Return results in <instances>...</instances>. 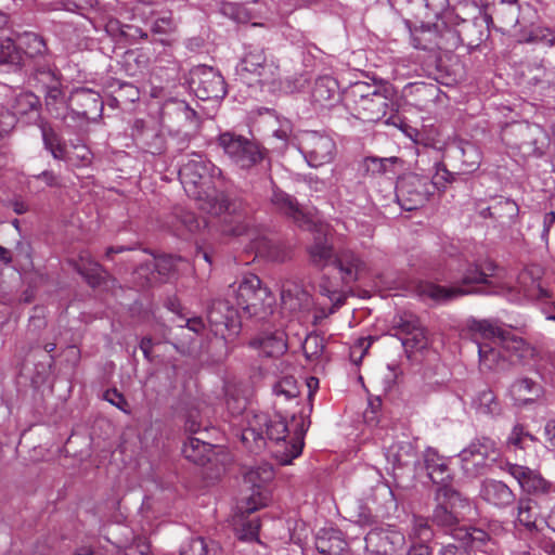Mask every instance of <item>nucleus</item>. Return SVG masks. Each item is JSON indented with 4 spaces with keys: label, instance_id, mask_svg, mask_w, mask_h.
<instances>
[{
    "label": "nucleus",
    "instance_id": "nucleus-64",
    "mask_svg": "<svg viewBox=\"0 0 555 555\" xmlns=\"http://www.w3.org/2000/svg\"><path fill=\"white\" fill-rule=\"evenodd\" d=\"M404 555H430V550L424 543H416L406 550Z\"/></svg>",
    "mask_w": 555,
    "mask_h": 555
},
{
    "label": "nucleus",
    "instance_id": "nucleus-1",
    "mask_svg": "<svg viewBox=\"0 0 555 555\" xmlns=\"http://www.w3.org/2000/svg\"><path fill=\"white\" fill-rule=\"evenodd\" d=\"M275 309V297L251 273L231 284L225 299L214 300L208 309V323L215 336L227 339L240 333L242 318L267 320Z\"/></svg>",
    "mask_w": 555,
    "mask_h": 555
},
{
    "label": "nucleus",
    "instance_id": "nucleus-36",
    "mask_svg": "<svg viewBox=\"0 0 555 555\" xmlns=\"http://www.w3.org/2000/svg\"><path fill=\"white\" fill-rule=\"evenodd\" d=\"M76 270L86 278L91 286H96L103 279L102 267L93 261L89 255H80L79 261L75 264Z\"/></svg>",
    "mask_w": 555,
    "mask_h": 555
},
{
    "label": "nucleus",
    "instance_id": "nucleus-57",
    "mask_svg": "<svg viewBox=\"0 0 555 555\" xmlns=\"http://www.w3.org/2000/svg\"><path fill=\"white\" fill-rule=\"evenodd\" d=\"M452 178V173L442 165H436V175L435 181L433 182L437 188L443 185V183L450 182Z\"/></svg>",
    "mask_w": 555,
    "mask_h": 555
},
{
    "label": "nucleus",
    "instance_id": "nucleus-30",
    "mask_svg": "<svg viewBox=\"0 0 555 555\" xmlns=\"http://www.w3.org/2000/svg\"><path fill=\"white\" fill-rule=\"evenodd\" d=\"M443 37L438 34V25H422L411 30V42L415 49L433 50L443 49Z\"/></svg>",
    "mask_w": 555,
    "mask_h": 555
},
{
    "label": "nucleus",
    "instance_id": "nucleus-24",
    "mask_svg": "<svg viewBox=\"0 0 555 555\" xmlns=\"http://www.w3.org/2000/svg\"><path fill=\"white\" fill-rule=\"evenodd\" d=\"M479 495L483 501L496 507L508 506L515 501V494L509 487L495 479L483 480Z\"/></svg>",
    "mask_w": 555,
    "mask_h": 555
},
{
    "label": "nucleus",
    "instance_id": "nucleus-7",
    "mask_svg": "<svg viewBox=\"0 0 555 555\" xmlns=\"http://www.w3.org/2000/svg\"><path fill=\"white\" fill-rule=\"evenodd\" d=\"M470 331L477 345L480 367L494 372L507 370L506 356L501 347V326L489 320H479L472 322Z\"/></svg>",
    "mask_w": 555,
    "mask_h": 555
},
{
    "label": "nucleus",
    "instance_id": "nucleus-34",
    "mask_svg": "<svg viewBox=\"0 0 555 555\" xmlns=\"http://www.w3.org/2000/svg\"><path fill=\"white\" fill-rule=\"evenodd\" d=\"M309 255L311 262L319 268H325L330 264L335 266V258L337 257L326 234L323 238L320 236L314 238L313 244L309 248Z\"/></svg>",
    "mask_w": 555,
    "mask_h": 555
},
{
    "label": "nucleus",
    "instance_id": "nucleus-18",
    "mask_svg": "<svg viewBox=\"0 0 555 555\" xmlns=\"http://www.w3.org/2000/svg\"><path fill=\"white\" fill-rule=\"evenodd\" d=\"M393 336L400 339L406 352L426 347L427 338L420 319L413 313H401L393 319Z\"/></svg>",
    "mask_w": 555,
    "mask_h": 555
},
{
    "label": "nucleus",
    "instance_id": "nucleus-32",
    "mask_svg": "<svg viewBox=\"0 0 555 555\" xmlns=\"http://www.w3.org/2000/svg\"><path fill=\"white\" fill-rule=\"evenodd\" d=\"M363 266V262L350 250H343L335 258V267L346 283L358 280Z\"/></svg>",
    "mask_w": 555,
    "mask_h": 555
},
{
    "label": "nucleus",
    "instance_id": "nucleus-23",
    "mask_svg": "<svg viewBox=\"0 0 555 555\" xmlns=\"http://www.w3.org/2000/svg\"><path fill=\"white\" fill-rule=\"evenodd\" d=\"M250 345L266 357L276 358L287 350L286 334L283 330H264L255 337Z\"/></svg>",
    "mask_w": 555,
    "mask_h": 555
},
{
    "label": "nucleus",
    "instance_id": "nucleus-27",
    "mask_svg": "<svg viewBox=\"0 0 555 555\" xmlns=\"http://www.w3.org/2000/svg\"><path fill=\"white\" fill-rule=\"evenodd\" d=\"M388 89L374 88L373 93L359 104L360 108L365 112V118L370 121H377L385 117L389 107Z\"/></svg>",
    "mask_w": 555,
    "mask_h": 555
},
{
    "label": "nucleus",
    "instance_id": "nucleus-8",
    "mask_svg": "<svg viewBox=\"0 0 555 555\" xmlns=\"http://www.w3.org/2000/svg\"><path fill=\"white\" fill-rule=\"evenodd\" d=\"M500 529L501 526L495 522L490 524L488 530L465 526L455 528L452 530L451 535L462 544H448L440 550L439 555H475L467 550V546L476 552L498 555L496 535Z\"/></svg>",
    "mask_w": 555,
    "mask_h": 555
},
{
    "label": "nucleus",
    "instance_id": "nucleus-10",
    "mask_svg": "<svg viewBox=\"0 0 555 555\" xmlns=\"http://www.w3.org/2000/svg\"><path fill=\"white\" fill-rule=\"evenodd\" d=\"M224 154L238 168L249 169L263 159L262 150L241 134L223 132L218 138Z\"/></svg>",
    "mask_w": 555,
    "mask_h": 555
},
{
    "label": "nucleus",
    "instance_id": "nucleus-46",
    "mask_svg": "<svg viewBox=\"0 0 555 555\" xmlns=\"http://www.w3.org/2000/svg\"><path fill=\"white\" fill-rule=\"evenodd\" d=\"M225 395V404L228 411L232 416L241 415L246 410L247 398L241 395L236 389H232L230 387L227 388Z\"/></svg>",
    "mask_w": 555,
    "mask_h": 555
},
{
    "label": "nucleus",
    "instance_id": "nucleus-31",
    "mask_svg": "<svg viewBox=\"0 0 555 555\" xmlns=\"http://www.w3.org/2000/svg\"><path fill=\"white\" fill-rule=\"evenodd\" d=\"M538 443V439L525 430L521 425H516L513 427L508 439H507V448L511 451L525 452L524 461L529 462L532 454L531 450H534Z\"/></svg>",
    "mask_w": 555,
    "mask_h": 555
},
{
    "label": "nucleus",
    "instance_id": "nucleus-54",
    "mask_svg": "<svg viewBox=\"0 0 555 555\" xmlns=\"http://www.w3.org/2000/svg\"><path fill=\"white\" fill-rule=\"evenodd\" d=\"M15 116L9 111L0 109V138L9 133L15 125Z\"/></svg>",
    "mask_w": 555,
    "mask_h": 555
},
{
    "label": "nucleus",
    "instance_id": "nucleus-37",
    "mask_svg": "<svg viewBox=\"0 0 555 555\" xmlns=\"http://www.w3.org/2000/svg\"><path fill=\"white\" fill-rule=\"evenodd\" d=\"M473 406L477 413L496 415L500 413V404L490 389L479 391L473 399Z\"/></svg>",
    "mask_w": 555,
    "mask_h": 555
},
{
    "label": "nucleus",
    "instance_id": "nucleus-6",
    "mask_svg": "<svg viewBox=\"0 0 555 555\" xmlns=\"http://www.w3.org/2000/svg\"><path fill=\"white\" fill-rule=\"evenodd\" d=\"M185 193L197 201L210 199L222 180L221 170L199 154H193L179 170Z\"/></svg>",
    "mask_w": 555,
    "mask_h": 555
},
{
    "label": "nucleus",
    "instance_id": "nucleus-42",
    "mask_svg": "<svg viewBox=\"0 0 555 555\" xmlns=\"http://www.w3.org/2000/svg\"><path fill=\"white\" fill-rule=\"evenodd\" d=\"M416 7V16H429V12L437 15L448 5V0H406Z\"/></svg>",
    "mask_w": 555,
    "mask_h": 555
},
{
    "label": "nucleus",
    "instance_id": "nucleus-61",
    "mask_svg": "<svg viewBox=\"0 0 555 555\" xmlns=\"http://www.w3.org/2000/svg\"><path fill=\"white\" fill-rule=\"evenodd\" d=\"M555 223V211H550L545 214L543 219V230L541 233V238L545 244H548V235L552 225Z\"/></svg>",
    "mask_w": 555,
    "mask_h": 555
},
{
    "label": "nucleus",
    "instance_id": "nucleus-16",
    "mask_svg": "<svg viewBox=\"0 0 555 555\" xmlns=\"http://www.w3.org/2000/svg\"><path fill=\"white\" fill-rule=\"evenodd\" d=\"M430 194L429 182L417 175H406L396 185V197L404 210H413L423 206Z\"/></svg>",
    "mask_w": 555,
    "mask_h": 555
},
{
    "label": "nucleus",
    "instance_id": "nucleus-51",
    "mask_svg": "<svg viewBox=\"0 0 555 555\" xmlns=\"http://www.w3.org/2000/svg\"><path fill=\"white\" fill-rule=\"evenodd\" d=\"M397 158H377V157H367L365 159V166L369 171L372 173H385L388 170V166L395 163Z\"/></svg>",
    "mask_w": 555,
    "mask_h": 555
},
{
    "label": "nucleus",
    "instance_id": "nucleus-20",
    "mask_svg": "<svg viewBox=\"0 0 555 555\" xmlns=\"http://www.w3.org/2000/svg\"><path fill=\"white\" fill-rule=\"evenodd\" d=\"M501 347L506 356L507 365L527 364L535 354L534 348L516 336L511 330L501 327Z\"/></svg>",
    "mask_w": 555,
    "mask_h": 555
},
{
    "label": "nucleus",
    "instance_id": "nucleus-60",
    "mask_svg": "<svg viewBox=\"0 0 555 555\" xmlns=\"http://www.w3.org/2000/svg\"><path fill=\"white\" fill-rule=\"evenodd\" d=\"M544 434L547 448L555 456V420L547 422Z\"/></svg>",
    "mask_w": 555,
    "mask_h": 555
},
{
    "label": "nucleus",
    "instance_id": "nucleus-63",
    "mask_svg": "<svg viewBox=\"0 0 555 555\" xmlns=\"http://www.w3.org/2000/svg\"><path fill=\"white\" fill-rule=\"evenodd\" d=\"M35 178L42 180L48 186H57L60 184L59 177L53 171H42Z\"/></svg>",
    "mask_w": 555,
    "mask_h": 555
},
{
    "label": "nucleus",
    "instance_id": "nucleus-12",
    "mask_svg": "<svg viewBox=\"0 0 555 555\" xmlns=\"http://www.w3.org/2000/svg\"><path fill=\"white\" fill-rule=\"evenodd\" d=\"M299 152L310 167H320L334 159L336 144L334 140L318 131H306L299 138Z\"/></svg>",
    "mask_w": 555,
    "mask_h": 555
},
{
    "label": "nucleus",
    "instance_id": "nucleus-2",
    "mask_svg": "<svg viewBox=\"0 0 555 555\" xmlns=\"http://www.w3.org/2000/svg\"><path fill=\"white\" fill-rule=\"evenodd\" d=\"M528 278L529 274L522 272L518 276L517 286H514L512 280L506 278L503 269L488 261L482 266L470 264L463 273L459 285L447 287L433 282H422L417 286V292L422 298H428L438 304H444L463 295L475 293L479 289V285H487L495 293L516 287L519 293L530 299L551 297L548 291L542 287L540 283L531 281V284L527 285Z\"/></svg>",
    "mask_w": 555,
    "mask_h": 555
},
{
    "label": "nucleus",
    "instance_id": "nucleus-13",
    "mask_svg": "<svg viewBox=\"0 0 555 555\" xmlns=\"http://www.w3.org/2000/svg\"><path fill=\"white\" fill-rule=\"evenodd\" d=\"M190 86L202 101H218L227 94L225 82L221 74L206 65H199L191 70Z\"/></svg>",
    "mask_w": 555,
    "mask_h": 555
},
{
    "label": "nucleus",
    "instance_id": "nucleus-39",
    "mask_svg": "<svg viewBox=\"0 0 555 555\" xmlns=\"http://www.w3.org/2000/svg\"><path fill=\"white\" fill-rule=\"evenodd\" d=\"M22 52L10 38L0 39V65H18Z\"/></svg>",
    "mask_w": 555,
    "mask_h": 555
},
{
    "label": "nucleus",
    "instance_id": "nucleus-48",
    "mask_svg": "<svg viewBox=\"0 0 555 555\" xmlns=\"http://www.w3.org/2000/svg\"><path fill=\"white\" fill-rule=\"evenodd\" d=\"M23 44H26L25 53L29 56L42 54L46 51V43L41 37L34 33H27L22 38Z\"/></svg>",
    "mask_w": 555,
    "mask_h": 555
},
{
    "label": "nucleus",
    "instance_id": "nucleus-25",
    "mask_svg": "<svg viewBox=\"0 0 555 555\" xmlns=\"http://www.w3.org/2000/svg\"><path fill=\"white\" fill-rule=\"evenodd\" d=\"M281 299L283 308L291 312H307L312 307V297L297 284H287L282 287Z\"/></svg>",
    "mask_w": 555,
    "mask_h": 555
},
{
    "label": "nucleus",
    "instance_id": "nucleus-55",
    "mask_svg": "<svg viewBox=\"0 0 555 555\" xmlns=\"http://www.w3.org/2000/svg\"><path fill=\"white\" fill-rule=\"evenodd\" d=\"M535 387L537 385L532 380L522 378L512 385L511 391L513 395L520 397L522 392H532Z\"/></svg>",
    "mask_w": 555,
    "mask_h": 555
},
{
    "label": "nucleus",
    "instance_id": "nucleus-53",
    "mask_svg": "<svg viewBox=\"0 0 555 555\" xmlns=\"http://www.w3.org/2000/svg\"><path fill=\"white\" fill-rule=\"evenodd\" d=\"M413 533L416 535L423 543L431 538V530L427 524V521L423 518H416L414 521Z\"/></svg>",
    "mask_w": 555,
    "mask_h": 555
},
{
    "label": "nucleus",
    "instance_id": "nucleus-26",
    "mask_svg": "<svg viewBox=\"0 0 555 555\" xmlns=\"http://www.w3.org/2000/svg\"><path fill=\"white\" fill-rule=\"evenodd\" d=\"M385 457L395 473L397 469L414 465L416 451L410 441H396L387 447Z\"/></svg>",
    "mask_w": 555,
    "mask_h": 555
},
{
    "label": "nucleus",
    "instance_id": "nucleus-52",
    "mask_svg": "<svg viewBox=\"0 0 555 555\" xmlns=\"http://www.w3.org/2000/svg\"><path fill=\"white\" fill-rule=\"evenodd\" d=\"M173 20L171 14L169 13L165 16L157 18L152 26V30L156 34H167L173 29Z\"/></svg>",
    "mask_w": 555,
    "mask_h": 555
},
{
    "label": "nucleus",
    "instance_id": "nucleus-45",
    "mask_svg": "<svg viewBox=\"0 0 555 555\" xmlns=\"http://www.w3.org/2000/svg\"><path fill=\"white\" fill-rule=\"evenodd\" d=\"M201 228V220L193 212H183L178 219L175 233L184 237L186 234L195 233Z\"/></svg>",
    "mask_w": 555,
    "mask_h": 555
},
{
    "label": "nucleus",
    "instance_id": "nucleus-44",
    "mask_svg": "<svg viewBox=\"0 0 555 555\" xmlns=\"http://www.w3.org/2000/svg\"><path fill=\"white\" fill-rule=\"evenodd\" d=\"M211 552L215 550L201 537L190 538L180 548V555H211Z\"/></svg>",
    "mask_w": 555,
    "mask_h": 555
},
{
    "label": "nucleus",
    "instance_id": "nucleus-47",
    "mask_svg": "<svg viewBox=\"0 0 555 555\" xmlns=\"http://www.w3.org/2000/svg\"><path fill=\"white\" fill-rule=\"evenodd\" d=\"M260 521L258 518L247 519L236 529V535L241 541L253 542L258 540Z\"/></svg>",
    "mask_w": 555,
    "mask_h": 555
},
{
    "label": "nucleus",
    "instance_id": "nucleus-22",
    "mask_svg": "<svg viewBox=\"0 0 555 555\" xmlns=\"http://www.w3.org/2000/svg\"><path fill=\"white\" fill-rule=\"evenodd\" d=\"M272 205L283 215L291 218L300 228H310V217L299 207L297 201L289 194L273 186L271 195Z\"/></svg>",
    "mask_w": 555,
    "mask_h": 555
},
{
    "label": "nucleus",
    "instance_id": "nucleus-14",
    "mask_svg": "<svg viewBox=\"0 0 555 555\" xmlns=\"http://www.w3.org/2000/svg\"><path fill=\"white\" fill-rule=\"evenodd\" d=\"M365 550L373 555H403L405 535L395 527L372 529L365 537Z\"/></svg>",
    "mask_w": 555,
    "mask_h": 555
},
{
    "label": "nucleus",
    "instance_id": "nucleus-56",
    "mask_svg": "<svg viewBox=\"0 0 555 555\" xmlns=\"http://www.w3.org/2000/svg\"><path fill=\"white\" fill-rule=\"evenodd\" d=\"M374 88V86H370L366 82H356L352 87V94L354 98H359L358 104L369 98L373 93Z\"/></svg>",
    "mask_w": 555,
    "mask_h": 555
},
{
    "label": "nucleus",
    "instance_id": "nucleus-43",
    "mask_svg": "<svg viewBox=\"0 0 555 555\" xmlns=\"http://www.w3.org/2000/svg\"><path fill=\"white\" fill-rule=\"evenodd\" d=\"M517 522L530 532L537 530V515L532 511L531 501H519Z\"/></svg>",
    "mask_w": 555,
    "mask_h": 555
},
{
    "label": "nucleus",
    "instance_id": "nucleus-5",
    "mask_svg": "<svg viewBox=\"0 0 555 555\" xmlns=\"http://www.w3.org/2000/svg\"><path fill=\"white\" fill-rule=\"evenodd\" d=\"M220 231L229 236H246L250 249L257 255L270 256V243L267 237L254 228L250 210L242 201L225 202L220 206Z\"/></svg>",
    "mask_w": 555,
    "mask_h": 555
},
{
    "label": "nucleus",
    "instance_id": "nucleus-50",
    "mask_svg": "<svg viewBox=\"0 0 555 555\" xmlns=\"http://www.w3.org/2000/svg\"><path fill=\"white\" fill-rule=\"evenodd\" d=\"M302 348L306 357L309 360H314L322 354L324 346L322 344V339H320L318 336H308L302 345Z\"/></svg>",
    "mask_w": 555,
    "mask_h": 555
},
{
    "label": "nucleus",
    "instance_id": "nucleus-41",
    "mask_svg": "<svg viewBox=\"0 0 555 555\" xmlns=\"http://www.w3.org/2000/svg\"><path fill=\"white\" fill-rule=\"evenodd\" d=\"M318 292L328 298V300L333 304L334 309H337L341 305H344L346 296L344 292L337 288V286L333 285V283L327 278H322L318 285Z\"/></svg>",
    "mask_w": 555,
    "mask_h": 555
},
{
    "label": "nucleus",
    "instance_id": "nucleus-17",
    "mask_svg": "<svg viewBox=\"0 0 555 555\" xmlns=\"http://www.w3.org/2000/svg\"><path fill=\"white\" fill-rule=\"evenodd\" d=\"M41 134L44 146L49 150L55 159H62L74 166H86L90 163L91 153L83 144L72 145L68 147L60 137L46 125L41 126Z\"/></svg>",
    "mask_w": 555,
    "mask_h": 555
},
{
    "label": "nucleus",
    "instance_id": "nucleus-62",
    "mask_svg": "<svg viewBox=\"0 0 555 555\" xmlns=\"http://www.w3.org/2000/svg\"><path fill=\"white\" fill-rule=\"evenodd\" d=\"M104 398L106 401L112 403L113 405L119 408L120 410H124L122 404L126 403V400L124 396L118 392L117 390H107L104 395Z\"/></svg>",
    "mask_w": 555,
    "mask_h": 555
},
{
    "label": "nucleus",
    "instance_id": "nucleus-15",
    "mask_svg": "<svg viewBox=\"0 0 555 555\" xmlns=\"http://www.w3.org/2000/svg\"><path fill=\"white\" fill-rule=\"evenodd\" d=\"M274 476L272 465L266 462L249 467L244 474V480L251 489L248 509H258L268 504L271 498L269 486L273 481Z\"/></svg>",
    "mask_w": 555,
    "mask_h": 555
},
{
    "label": "nucleus",
    "instance_id": "nucleus-4",
    "mask_svg": "<svg viewBox=\"0 0 555 555\" xmlns=\"http://www.w3.org/2000/svg\"><path fill=\"white\" fill-rule=\"evenodd\" d=\"M236 74L242 82L258 87L263 92L294 93L304 90L307 79L302 76L294 79H279V66L269 60L261 49L249 50L236 66Z\"/></svg>",
    "mask_w": 555,
    "mask_h": 555
},
{
    "label": "nucleus",
    "instance_id": "nucleus-40",
    "mask_svg": "<svg viewBox=\"0 0 555 555\" xmlns=\"http://www.w3.org/2000/svg\"><path fill=\"white\" fill-rule=\"evenodd\" d=\"M496 14L502 16V22L506 26H515L518 23L519 7L517 0H503L496 9Z\"/></svg>",
    "mask_w": 555,
    "mask_h": 555
},
{
    "label": "nucleus",
    "instance_id": "nucleus-58",
    "mask_svg": "<svg viewBox=\"0 0 555 555\" xmlns=\"http://www.w3.org/2000/svg\"><path fill=\"white\" fill-rule=\"evenodd\" d=\"M75 94L85 101H91L94 104V108L102 109V101L100 95L89 89L77 90Z\"/></svg>",
    "mask_w": 555,
    "mask_h": 555
},
{
    "label": "nucleus",
    "instance_id": "nucleus-28",
    "mask_svg": "<svg viewBox=\"0 0 555 555\" xmlns=\"http://www.w3.org/2000/svg\"><path fill=\"white\" fill-rule=\"evenodd\" d=\"M315 548L322 555H340L346 548L341 532L334 528H322L315 534Z\"/></svg>",
    "mask_w": 555,
    "mask_h": 555
},
{
    "label": "nucleus",
    "instance_id": "nucleus-33",
    "mask_svg": "<svg viewBox=\"0 0 555 555\" xmlns=\"http://www.w3.org/2000/svg\"><path fill=\"white\" fill-rule=\"evenodd\" d=\"M182 452L190 462L196 465H205L211 461L214 448L199 438L190 437L184 442Z\"/></svg>",
    "mask_w": 555,
    "mask_h": 555
},
{
    "label": "nucleus",
    "instance_id": "nucleus-29",
    "mask_svg": "<svg viewBox=\"0 0 555 555\" xmlns=\"http://www.w3.org/2000/svg\"><path fill=\"white\" fill-rule=\"evenodd\" d=\"M424 463L433 482L446 485L451 479L448 459L440 456L435 449L427 448L425 450Z\"/></svg>",
    "mask_w": 555,
    "mask_h": 555
},
{
    "label": "nucleus",
    "instance_id": "nucleus-19",
    "mask_svg": "<svg viewBox=\"0 0 555 555\" xmlns=\"http://www.w3.org/2000/svg\"><path fill=\"white\" fill-rule=\"evenodd\" d=\"M504 470L508 473L527 493L540 495L555 492V487L551 482L544 479L540 473L527 466L507 462Z\"/></svg>",
    "mask_w": 555,
    "mask_h": 555
},
{
    "label": "nucleus",
    "instance_id": "nucleus-38",
    "mask_svg": "<svg viewBox=\"0 0 555 555\" xmlns=\"http://www.w3.org/2000/svg\"><path fill=\"white\" fill-rule=\"evenodd\" d=\"M337 90V82L330 76H323L315 80L312 89V98L314 102L324 103L331 101Z\"/></svg>",
    "mask_w": 555,
    "mask_h": 555
},
{
    "label": "nucleus",
    "instance_id": "nucleus-11",
    "mask_svg": "<svg viewBox=\"0 0 555 555\" xmlns=\"http://www.w3.org/2000/svg\"><path fill=\"white\" fill-rule=\"evenodd\" d=\"M495 454V444L489 438L472 441L459 453L461 467L468 477H477L487 472Z\"/></svg>",
    "mask_w": 555,
    "mask_h": 555
},
{
    "label": "nucleus",
    "instance_id": "nucleus-21",
    "mask_svg": "<svg viewBox=\"0 0 555 555\" xmlns=\"http://www.w3.org/2000/svg\"><path fill=\"white\" fill-rule=\"evenodd\" d=\"M442 491L451 509H448L446 505L439 504L433 513V521L438 526L450 528L451 533L460 514L457 509L468 507V503L453 489L443 488Z\"/></svg>",
    "mask_w": 555,
    "mask_h": 555
},
{
    "label": "nucleus",
    "instance_id": "nucleus-35",
    "mask_svg": "<svg viewBox=\"0 0 555 555\" xmlns=\"http://www.w3.org/2000/svg\"><path fill=\"white\" fill-rule=\"evenodd\" d=\"M39 107L40 100L36 94L28 91H21L14 96L13 102L11 104L12 112L10 113L13 114L15 117L17 115L24 116L29 113L38 115Z\"/></svg>",
    "mask_w": 555,
    "mask_h": 555
},
{
    "label": "nucleus",
    "instance_id": "nucleus-3",
    "mask_svg": "<svg viewBox=\"0 0 555 555\" xmlns=\"http://www.w3.org/2000/svg\"><path fill=\"white\" fill-rule=\"evenodd\" d=\"M246 425L242 429V441L251 451H259L266 446V439L275 442L272 451L276 461L288 465L298 457L304 448L306 428L300 417H292L296 428L292 431L286 417L276 413L272 416L263 412H246Z\"/></svg>",
    "mask_w": 555,
    "mask_h": 555
},
{
    "label": "nucleus",
    "instance_id": "nucleus-59",
    "mask_svg": "<svg viewBox=\"0 0 555 555\" xmlns=\"http://www.w3.org/2000/svg\"><path fill=\"white\" fill-rule=\"evenodd\" d=\"M149 555L150 553V543L145 540L139 539L135 541L134 545H131L127 548L126 555Z\"/></svg>",
    "mask_w": 555,
    "mask_h": 555
},
{
    "label": "nucleus",
    "instance_id": "nucleus-49",
    "mask_svg": "<svg viewBox=\"0 0 555 555\" xmlns=\"http://www.w3.org/2000/svg\"><path fill=\"white\" fill-rule=\"evenodd\" d=\"M273 391L278 397L284 396L286 399H294L298 396V387L294 377L286 376L278 382Z\"/></svg>",
    "mask_w": 555,
    "mask_h": 555
},
{
    "label": "nucleus",
    "instance_id": "nucleus-9",
    "mask_svg": "<svg viewBox=\"0 0 555 555\" xmlns=\"http://www.w3.org/2000/svg\"><path fill=\"white\" fill-rule=\"evenodd\" d=\"M35 80L44 93V105L54 118L64 119L68 111L67 99L62 86L61 74L50 66L36 69Z\"/></svg>",
    "mask_w": 555,
    "mask_h": 555
}]
</instances>
